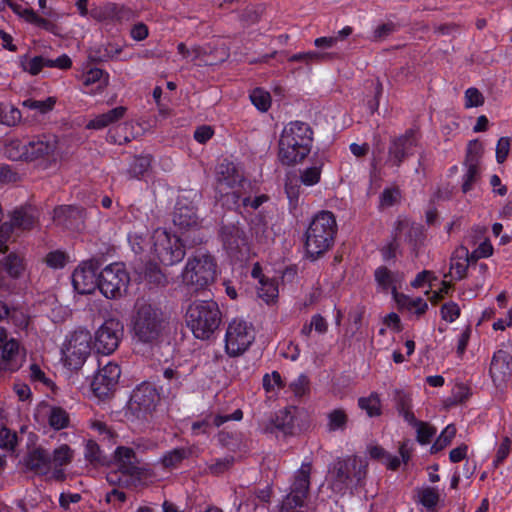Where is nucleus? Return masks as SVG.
I'll return each mask as SVG.
<instances>
[{
	"mask_svg": "<svg viewBox=\"0 0 512 512\" xmlns=\"http://www.w3.org/2000/svg\"><path fill=\"white\" fill-rule=\"evenodd\" d=\"M123 325L116 319L106 320L95 334V348L99 353L110 354L118 347Z\"/></svg>",
	"mask_w": 512,
	"mask_h": 512,
	"instance_id": "14",
	"label": "nucleus"
},
{
	"mask_svg": "<svg viewBox=\"0 0 512 512\" xmlns=\"http://www.w3.org/2000/svg\"><path fill=\"white\" fill-rule=\"evenodd\" d=\"M484 104V96L477 88H468L465 91V107H479Z\"/></svg>",
	"mask_w": 512,
	"mask_h": 512,
	"instance_id": "54",
	"label": "nucleus"
},
{
	"mask_svg": "<svg viewBox=\"0 0 512 512\" xmlns=\"http://www.w3.org/2000/svg\"><path fill=\"white\" fill-rule=\"evenodd\" d=\"M417 144V132L410 129L405 134L392 140L389 147L388 162L395 167H399L408 151Z\"/></svg>",
	"mask_w": 512,
	"mask_h": 512,
	"instance_id": "17",
	"label": "nucleus"
},
{
	"mask_svg": "<svg viewBox=\"0 0 512 512\" xmlns=\"http://www.w3.org/2000/svg\"><path fill=\"white\" fill-rule=\"evenodd\" d=\"M400 197V192L398 189H385L380 198V202L382 206H392L395 204Z\"/></svg>",
	"mask_w": 512,
	"mask_h": 512,
	"instance_id": "62",
	"label": "nucleus"
},
{
	"mask_svg": "<svg viewBox=\"0 0 512 512\" xmlns=\"http://www.w3.org/2000/svg\"><path fill=\"white\" fill-rule=\"evenodd\" d=\"M197 194L182 195L178 198L174 212L173 223L182 232L198 229L201 226V220L197 215Z\"/></svg>",
	"mask_w": 512,
	"mask_h": 512,
	"instance_id": "12",
	"label": "nucleus"
},
{
	"mask_svg": "<svg viewBox=\"0 0 512 512\" xmlns=\"http://www.w3.org/2000/svg\"><path fill=\"white\" fill-rule=\"evenodd\" d=\"M85 459L94 465H104L107 462L100 446L91 439L85 445Z\"/></svg>",
	"mask_w": 512,
	"mask_h": 512,
	"instance_id": "40",
	"label": "nucleus"
},
{
	"mask_svg": "<svg viewBox=\"0 0 512 512\" xmlns=\"http://www.w3.org/2000/svg\"><path fill=\"white\" fill-rule=\"evenodd\" d=\"M219 440L224 446L230 448L233 451H241L246 447L241 438L233 437L232 435L225 432H221L219 434Z\"/></svg>",
	"mask_w": 512,
	"mask_h": 512,
	"instance_id": "56",
	"label": "nucleus"
},
{
	"mask_svg": "<svg viewBox=\"0 0 512 512\" xmlns=\"http://www.w3.org/2000/svg\"><path fill=\"white\" fill-rule=\"evenodd\" d=\"M0 350V370L14 372L23 365L25 353L21 350L18 340L10 338Z\"/></svg>",
	"mask_w": 512,
	"mask_h": 512,
	"instance_id": "19",
	"label": "nucleus"
},
{
	"mask_svg": "<svg viewBox=\"0 0 512 512\" xmlns=\"http://www.w3.org/2000/svg\"><path fill=\"white\" fill-rule=\"evenodd\" d=\"M36 217L32 208H19L12 212L11 220L8 225L13 228L30 230L34 227Z\"/></svg>",
	"mask_w": 512,
	"mask_h": 512,
	"instance_id": "29",
	"label": "nucleus"
},
{
	"mask_svg": "<svg viewBox=\"0 0 512 512\" xmlns=\"http://www.w3.org/2000/svg\"><path fill=\"white\" fill-rule=\"evenodd\" d=\"M313 132L310 126L301 121L288 123L278 143V158L283 165H294L303 161L310 153Z\"/></svg>",
	"mask_w": 512,
	"mask_h": 512,
	"instance_id": "1",
	"label": "nucleus"
},
{
	"mask_svg": "<svg viewBox=\"0 0 512 512\" xmlns=\"http://www.w3.org/2000/svg\"><path fill=\"white\" fill-rule=\"evenodd\" d=\"M74 456L75 451L68 444H61L56 447L50 454L51 477L57 481H64L66 476L62 467L71 464Z\"/></svg>",
	"mask_w": 512,
	"mask_h": 512,
	"instance_id": "20",
	"label": "nucleus"
},
{
	"mask_svg": "<svg viewBox=\"0 0 512 512\" xmlns=\"http://www.w3.org/2000/svg\"><path fill=\"white\" fill-rule=\"evenodd\" d=\"M263 387L266 392H273L276 389L283 387L281 375L277 371H273L271 374H266L263 377Z\"/></svg>",
	"mask_w": 512,
	"mask_h": 512,
	"instance_id": "55",
	"label": "nucleus"
},
{
	"mask_svg": "<svg viewBox=\"0 0 512 512\" xmlns=\"http://www.w3.org/2000/svg\"><path fill=\"white\" fill-rule=\"evenodd\" d=\"M322 163L308 167L301 172L300 180L306 186L317 184L321 178Z\"/></svg>",
	"mask_w": 512,
	"mask_h": 512,
	"instance_id": "50",
	"label": "nucleus"
},
{
	"mask_svg": "<svg viewBox=\"0 0 512 512\" xmlns=\"http://www.w3.org/2000/svg\"><path fill=\"white\" fill-rule=\"evenodd\" d=\"M336 227L334 215L329 211H322L312 219L305 240V250L311 259H317L331 248Z\"/></svg>",
	"mask_w": 512,
	"mask_h": 512,
	"instance_id": "4",
	"label": "nucleus"
},
{
	"mask_svg": "<svg viewBox=\"0 0 512 512\" xmlns=\"http://www.w3.org/2000/svg\"><path fill=\"white\" fill-rule=\"evenodd\" d=\"M101 81V87L105 88L109 84V75L100 68H91L83 75V84L90 86Z\"/></svg>",
	"mask_w": 512,
	"mask_h": 512,
	"instance_id": "47",
	"label": "nucleus"
},
{
	"mask_svg": "<svg viewBox=\"0 0 512 512\" xmlns=\"http://www.w3.org/2000/svg\"><path fill=\"white\" fill-rule=\"evenodd\" d=\"M213 134H214V131H213L212 127L203 125V126L198 127L195 130L194 139L197 142L204 144L213 136Z\"/></svg>",
	"mask_w": 512,
	"mask_h": 512,
	"instance_id": "64",
	"label": "nucleus"
},
{
	"mask_svg": "<svg viewBox=\"0 0 512 512\" xmlns=\"http://www.w3.org/2000/svg\"><path fill=\"white\" fill-rule=\"evenodd\" d=\"M5 155L13 160H28L27 144L22 143L18 139L9 140L4 148Z\"/></svg>",
	"mask_w": 512,
	"mask_h": 512,
	"instance_id": "34",
	"label": "nucleus"
},
{
	"mask_svg": "<svg viewBox=\"0 0 512 512\" xmlns=\"http://www.w3.org/2000/svg\"><path fill=\"white\" fill-rule=\"evenodd\" d=\"M3 268L11 277H19L25 270L24 257L15 253H10L3 260Z\"/></svg>",
	"mask_w": 512,
	"mask_h": 512,
	"instance_id": "35",
	"label": "nucleus"
},
{
	"mask_svg": "<svg viewBox=\"0 0 512 512\" xmlns=\"http://www.w3.org/2000/svg\"><path fill=\"white\" fill-rule=\"evenodd\" d=\"M216 272L215 258L207 253H198L188 258L181 278L185 286L201 290L215 281Z\"/></svg>",
	"mask_w": 512,
	"mask_h": 512,
	"instance_id": "5",
	"label": "nucleus"
},
{
	"mask_svg": "<svg viewBox=\"0 0 512 512\" xmlns=\"http://www.w3.org/2000/svg\"><path fill=\"white\" fill-rule=\"evenodd\" d=\"M417 495L418 501L428 510H434L440 500L438 491L432 487L420 489Z\"/></svg>",
	"mask_w": 512,
	"mask_h": 512,
	"instance_id": "43",
	"label": "nucleus"
},
{
	"mask_svg": "<svg viewBox=\"0 0 512 512\" xmlns=\"http://www.w3.org/2000/svg\"><path fill=\"white\" fill-rule=\"evenodd\" d=\"M127 108L124 106H118L109 110L108 112L97 115L95 118L89 121L87 124L88 129H103L110 124H113L120 119L124 118Z\"/></svg>",
	"mask_w": 512,
	"mask_h": 512,
	"instance_id": "27",
	"label": "nucleus"
},
{
	"mask_svg": "<svg viewBox=\"0 0 512 512\" xmlns=\"http://www.w3.org/2000/svg\"><path fill=\"white\" fill-rule=\"evenodd\" d=\"M348 421V414L343 408H336L327 414V428L330 432L345 430Z\"/></svg>",
	"mask_w": 512,
	"mask_h": 512,
	"instance_id": "33",
	"label": "nucleus"
},
{
	"mask_svg": "<svg viewBox=\"0 0 512 512\" xmlns=\"http://www.w3.org/2000/svg\"><path fill=\"white\" fill-rule=\"evenodd\" d=\"M85 216V211L81 208L64 205L55 208L54 210V218L55 220L61 222L62 224L67 225L66 220L71 217H78L79 219H83Z\"/></svg>",
	"mask_w": 512,
	"mask_h": 512,
	"instance_id": "42",
	"label": "nucleus"
},
{
	"mask_svg": "<svg viewBox=\"0 0 512 512\" xmlns=\"http://www.w3.org/2000/svg\"><path fill=\"white\" fill-rule=\"evenodd\" d=\"M304 503L292 501L291 498H284L279 508V512H305L303 510Z\"/></svg>",
	"mask_w": 512,
	"mask_h": 512,
	"instance_id": "61",
	"label": "nucleus"
},
{
	"mask_svg": "<svg viewBox=\"0 0 512 512\" xmlns=\"http://www.w3.org/2000/svg\"><path fill=\"white\" fill-rule=\"evenodd\" d=\"M510 150V139L507 137H502L498 140L496 147V159L499 163H503Z\"/></svg>",
	"mask_w": 512,
	"mask_h": 512,
	"instance_id": "60",
	"label": "nucleus"
},
{
	"mask_svg": "<svg viewBox=\"0 0 512 512\" xmlns=\"http://www.w3.org/2000/svg\"><path fill=\"white\" fill-rule=\"evenodd\" d=\"M395 300L401 308L407 309L417 316L423 315L428 309L427 302L421 297L410 298L404 294H396Z\"/></svg>",
	"mask_w": 512,
	"mask_h": 512,
	"instance_id": "31",
	"label": "nucleus"
},
{
	"mask_svg": "<svg viewBox=\"0 0 512 512\" xmlns=\"http://www.w3.org/2000/svg\"><path fill=\"white\" fill-rule=\"evenodd\" d=\"M511 440L509 437H504L502 443L500 444L497 453L496 458L494 461L495 466L500 464L504 459L509 455L511 450Z\"/></svg>",
	"mask_w": 512,
	"mask_h": 512,
	"instance_id": "63",
	"label": "nucleus"
},
{
	"mask_svg": "<svg viewBox=\"0 0 512 512\" xmlns=\"http://www.w3.org/2000/svg\"><path fill=\"white\" fill-rule=\"evenodd\" d=\"M394 402L397 411L399 414L403 415L407 422H415V416L411 410L412 398L410 394L402 390H396L394 393Z\"/></svg>",
	"mask_w": 512,
	"mask_h": 512,
	"instance_id": "30",
	"label": "nucleus"
},
{
	"mask_svg": "<svg viewBox=\"0 0 512 512\" xmlns=\"http://www.w3.org/2000/svg\"><path fill=\"white\" fill-rule=\"evenodd\" d=\"M58 140L54 135H43L27 143L28 160L50 156L57 149Z\"/></svg>",
	"mask_w": 512,
	"mask_h": 512,
	"instance_id": "23",
	"label": "nucleus"
},
{
	"mask_svg": "<svg viewBox=\"0 0 512 512\" xmlns=\"http://www.w3.org/2000/svg\"><path fill=\"white\" fill-rule=\"evenodd\" d=\"M185 321L196 338L205 340L220 326L222 314L215 301L195 300L187 307Z\"/></svg>",
	"mask_w": 512,
	"mask_h": 512,
	"instance_id": "3",
	"label": "nucleus"
},
{
	"mask_svg": "<svg viewBox=\"0 0 512 512\" xmlns=\"http://www.w3.org/2000/svg\"><path fill=\"white\" fill-rule=\"evenodd\" d=\"M235 459L233 456H227L221 459H216L214 463L208 465L210 474L218 476L228 471L234 465Z\"/></svg>",
	"mask_w": 512,
	"mask_h": 512,
	"instance_id": "52",
	"label": "nucleus"
},
{
	"mask_svg": "<svg viewBox=\"0 0 512 512\" xmlns=\"http://www.w3.org/2000/svg\"><path fill=\"white\" fill-rule=\"evenodd\" d=\"M358 405L362 410L366 411L369 417L381 415V400L377 393H371L368 397L359 398Z\"/></svg>",
	"mask_w": 512,
	"mask_h": 512,
	"instance_id": "37",
	"label": "nucleus"
},
{
	"mask_svg": "<svg viewBox=\"0 0 512 512\" xmlns=\"http://www.w3.org/2000/svg\"><path fill=\"white\" fill-rule=\"evenodd\" d=\"M254 329L244 320L234 319L227 327L225 350L231 357L243 354L254 341Z\"/></svg>",
	"mask_w": 512,
	"mask_h": 512,
	"instance_id": "10",
	"label": "nucleus"
},
{
	"mask_svg": "<svg viewBox=\"0 0 512 512\" xmlns=\"http://www.w3.org/2000/svg\"><path fill=\"white\" fill-rule=\"evenodd\" d=\"M455 435L456 427L453 424L447 425L446 428L440 434V436L434 442L432 450L435 452L442 450L451 443Z\"/></svg>",
	"mask_w": 512,
	"mask_h": 512,
	"instance_id": "51",
	"label": "nucleus"
},
{
	"mask_svg": "<svg viewBox=\"0 0 512 512\" xmlns=\"http://www.w3.org/2000/svg\"><path fill=\"white\" fill-rule=\"evenodd\" d=\"M190 456V451L185 448H175L163 455L161 464L165 468L177 467L184 459Z\"/></svg>",
	"mask_w": 512,
	"mask_h": 512,
	"instance_id": "39",
	"label": "nucleus"
},
{
	"mask_svg": "<svg viewBox=\"0 0 512 512\" xmlns=\"http://www.w3.org/2000/svg\"><path fill=\"white\" fill-rule=\"evenodd\" d=\"M366 474L367 463L364 459L357 456L338 459L332 469V486L335 490L342 491L360 484Z\"/></svg>",
	"mask_w": 512,
	"mask_h": 512,
	"instance_id": "7",
	"label": "nucleus"
},
{
	"mask_svg": "<svg viewBox=\"0 0 512 512\" xmlns=\"http://www.w3.org/2000/svg\"><path fill=\"white\" fill-rule=\"evenodd\" d=\"M441 316L445 321L453 322L460 316V308L457 303L449 302L441 307Z\"/></svg>",
	"mask_w": 512,
	"mask_h": 512,
	"instance_id": "57",
	"label": "nucleus"
},
{
	"mask_svg": "<svg viewBox=\"0 0 512 512\" xmlns=\"http://www.w3.org/2000/svg\"><path fill=\"white\" fill-rule=\"evenodd\" d=\"M485 233V229L475 230L474 233L470 234L465 239V244L468 248L469 246L477 247L470 252V259L472 262H477L479 259L488 258L493 254V246L489 239L484 238L481 240L483 234Z\"/></svg>",
	"mask_w": 512,
	"mask_h": 512,
	"instance_id": "24",
	"label": "nucleus"
},
{
	"mask_svg": "<svg viewBox=\"0 0 512 512\" xmlns=\"http://www.w3.org/2000/svg\"><path fill=\"white\" fill-rule=\"evenodd\" d=\"M311 473L312 463H302L301 467L294 474L289 493L284 498L292 497V501L305 503L309 493Z\"/></svg>",
	"mask_w": 512,
	"mask_h": 512,
	"instance_id": "18",
	"label": "nucleus"
},
{
	"mask_svg": "<svg viewBox=\"0 0 512 512\" xmlns=\"http://www.w3.org/2000/svg\"><path fill=\"white\" fill-rule=\"evenodd\" d=\"M20 65L22 69L30 75H37L46 67V58L43 56H35L33 58L24 55L20 58Z\"/></svg>",
	"mask_w": 512,
	"mask_h": 512,
	"instance_id": "41",
	"label": "nucleus"
},
{
	"mask_svg": "<svg viewBox=\"0 0 512 512\" xmlns=\"http://www.w3.org/2000/svg\"><path fill=\"white\" fill-rule=\"evenodd\" d=\"M165 328L162 310L152 301L138 298L131 316V330L138 341L151 343L159 339Z\"/></svg>",
	"mask_w": 512,
	"mask_h": 512,
	"instance_id": "2",
	"label": "nucleus"
},
{
	"mask_svg": "<svg viewBox=\"0 0 512 512\" xmlns=\"http://www.w3.org/2000/svg\"><path fill=\"white\" fill-rule=\"evenodd\" d=\"M68 261V255L66 252L62 250H54L49 252L45 258V264L52 269H61L63 268Z\"/></svg>",
	"mask_w": 512,
	"mask_h": 512,
	"instance_id": "49",
	"label": "nucleus"
},
{
	"mask_svg": "<svg viewBox=\"0 0 512 512\" xmlns=\"http://www.w3.org/2000/svg\"><path fill=\"white\" fill-rule=\"evenodd\" d=\"M92 345L91 333L87 330H77L69 338L63 350L64 364L73 370H78L90 355Z\"/></svg>",
	"mask_w": 512,
	"mask_h": 512,
	"instance_id": "9",
	"label": "nucleus"
},
{
	"mask_svg": "<svg viewBox=\"0 0 512 512\" xmlns=\"http://www.w3.org/2000/svg\"><path fill=\"white\" fill-rule=\"evenodd\" d=\"M151 252L159 262L166 266L180 262L185 256V248L181 239L162 228L156 229L152 234Z\"/></svg>",
	"mask_w": 512,
	"mask_h": 512,
	"instance_id": "6",
	"label": "nucleus"
},
{
	"mask_svg": "<svg viewBox=\"0 0 512 512\" xmlns=\"http://www.w3.org/2000/svg\"><path fill=\"white\" fill-rule=\"evenodd\" d=\"M158 401L157 390L150 384L143 383L133 390L127 409L136 418H146L155 410Z\"/></svg>",
	"mask_w": 512,
	"mask_h": 512,
	"instance_id": "11",
	"label": "nucleus"
},
{
	"mask_svg": "<svg viewBox=\"0 0 512 512\" xmlns=\"http://www.w3.org/2000/svg\"><path fill=\"white\" fill-rule=\"evenodd\" d=\"M472 262L470 259V251L468 247L464 244L458 246L452 256L450 258V270L448 275L454 278L455 280H462L467 276L469 265Z\"/></svg>",
	"mask_w": 512,
	"mask_h": 512,
	"instance_id": "21",
	"label": "nucleus"
},
{
	"mask_svg": "<svg viewBox=\"0 0 512 512\" xmlns=\"http://www.w3.org/2000/svg\"><path fill=\"white\" fill-rule=\"evenodd\" d=\"M121 370L116 363L108 362L94 375L91 389L98 398L109 396L116 388Z\"/></svg>",
	"mask_w": 512,
	"mask_h": 512,
	"instance_id": "15",
	"label": "nucleus"
},
{
	"mask_svg": "<svg viewBox=\"0 0 512 512\" xmlns=\"http://www.w3.org/2000/svg\"><path fill=\"white\" fill-rule=\"evenodd\" d=\"M114 457L118 471L129 478L126 485H136L146 475L145 470L137 465L136 454L132 448L120 446L115 450Z\"/></svg>",
	"mask_w": 512,
	"mask_h": 512,
	"instance_id": "13",
	"label": "nucleus"
},
{
	"mask_svg": "<svg viewBox=\"0 0 512 512\" xmlns=\"http://www.w3.org/2000/svg\"><path fill=\"white\" fill-rule=\"evenodd\" d=\"M129 281V275L123 265L114 263L105 267L99 274L98 288L106 298L117 299L126 292Z\"/></svg>",
	"mask_w": 512,
	"mask_h": 512,
	"instance_id": "8",
	"label": "nucleus"
},
{
	"mask_svg": "<svg viewBox=\"0 0 512 512\" xmlns=\"http://www.w3.org/2000/svg\"><path fill=\"white\" fill-rule=\"evenodd\" d=\"M17 437L9 429L2 427L0 429V447L12 450L16 444Z\"/></svg>",
	"mask_w": 512,
	"mask_h": 512,
	"instance_id": "58",
	"label": "nucleus"
},
{
	"mask_svg": "<svg viewBox=\"0 0 512 512\" xmlns=\"http://www.w3.org/2000/svg\"><path fill=\"white\" fill-rule=\"evenodd\" d=\"M96 270L93 261H85L80 264L72 274V282L75 290L80 294H90L98 287Z\"/></svg>",
	"mask_w": 512,
	"mask_h": 512,
	"instance_id": "16",
	"label": "nucleus"
},
{
	"mask_svg": "<svg viewBox=\"0 0 512 512\" xmlns=\"http://www.w3.org/2000/svg\"><path fill=\"white\" fill-rule=\"evenodd\" d=\"M410 423L416 427L417 441L421 444L429 443L436 434V429L426 422L417 421L415 419V422Z\"/></svg>",
	"mask_w": 512,
	"mask_h": 512,
	"instance_id": "48",
	"label": "nucleus"
},
{
	"mask_svg": "<svg viewBox=\"0 0 512 512\" xmlns=\"http://www.w3.org/2000/svg\"><path fill=\"white\" fill-rule=\"evenodd\" d=\"M90 427L95 430L99 435H103L106 439H114L115 432L103 421L93 419L90 421Z\"/></svg>",
	"mask_w": 512,
	"mask_h": 512,
	"instance_id": "59",
	"label": "nucleus"
},
{
	"mask_svg": "<svg viewBox=\"0 0 512 512\" xmlns=\"http://www.w3.org/2000/svg\"><path fill=\"white\" fill-rule=\"evenodd\" d=\"M472 146L477 148V144L474 143L469 145V154L467 156V171L464 175V181L462 184V191L464 193H467L471 190L473 184L477 181L479 174L480 155H478L477 152L475 155H472Z\"/></svg>",
	"mask_w": 512,
	"mask_h": 512,
	"instance_id": "28",
	"label": "nucleus"
},
{
	"mask_svg": "<svg viewBox=\"0 0 512 512\" xmlns=\"http://www.w3.org/2000/svg\"><path fill=\"white\" fill-rule=\"evenodd\" d=\"M260 286L257 288V294L267 304H275L279 296L277 283L268 278L260 279Z\"/></svg>",
	"mask_w": 512,
	"mask_h": 512,
	"instance_id": "32",
	"label": "nucleus"
},
{
	"mask_svg": "<svg viewBox=\"0 0 512 512\" xmlns=\"http://www.w3.org/2000/svg\"><path fill=\"white\" fill-rule=\"evenodd\" d=\"M26 468L37 475H48L52 472L50 454L42 447L31 450L24 459Z\"/></svg>",
	"mask_w": 512,
	"mask_h": 512,
	"instance_id": "22",
	"label": "nucleus"
},
{
	"mask_svg": "<svg viewBox=\"0 0 512 512\" xmlns=\"http://www.w3.org/2000/svg\"><path fill=\"white\" fill-rule=\"evenodd\" d=\"M48 423L55 430L64 429L70 423L69 414L61 407H52L49 411Z\"/></svg>",
	"mask_w": 512,
	"mask_h": 512,
	"instance_id": "38",
	"label": "nucleus"
},
{
	"mask_svg": "<svg viewBox=\"0 0 512 512\" xmlns=\"http://www.w3.org/2000/svg\"><path fill=\"white\" fill-rule=\"evenodd\" d=\"M177 51L184 59L190 58L192 61L201 60L208 54L207 50L200 45L188 48L183 42L177 45Z\"/></svg>",
	"mask_w": 512,
	"mask_h": 512,
	"instance_id": "46",
	"label": "nucleus"
},
{
	"mask_svg": "<svg viewBox=\"0 0 512 512\" xmlns=\"http://www.w3.org/2000/svg\"><path fill=\"white\" fill-rule=\"evenodd\" d=\"M56 104V99L54 97H48L45 100H35V99H27L23 101V107L29 110H35L40 114H46L50 112Z\"/></svg>",
	"mask_w": 512,
	"mask_h": 512,
	"instance_id": "44",
	"label": "nucleus"
},
{
	"mask_svg": "<svg viewBox=\"0 0 512 512\" xmlns=\"http://www.w3.org/2000/svg\"><path fill=\"white\" fill-rule=\"evenodd\" d=\"M250 99L252 104L261 112H266L271 107L270 93L262 88H255L250 94Z\"/></svg>",
	"mask_w": 512,
	"mask_h": 512,
	"instance_id": "45",
	"label": "nucleus"
},
{
	"mask_svg": "<svg viewBox=\"0 0 512 512\" xmlns=\"http://www.w3.org/2000/svg\"><path fill=\"white\" fill-rule=\"evenodd\" d=\"M375 280L383 290H391L395 298L396 294H398L397 284L402 282L403 275L399 272H393L387 267L381 266L375 271Z\"/></svg>",
	"mask_w": 512,
	"mask_h": 512,
	"instance_id": "26",
	"label": "nucleus"
},
{
	"mask_svg": "<svg viewBox=\"0 0 512 512\" xmlns=\"http://www.w3.org/2000/svg\"><path fill=\"white\" fill-rule=\"evenodd\" d=\"M289 387L296 397H303L310 392V382L306 375H300Z\"/></svg>",
	"mask_w": 512,
	"mask_h": 512,
	"instance_id": "53",
	"label": "nucleus"
},
{
	"mask_svg": "<svg viewBox=\"0 0 512 512\" xmlns=\"http://www.w3.org/2000/svg\"><path fill=\"white\" fill-rule=\"evenodd\" d=\"M489 372L494 382L505 381L512 372V357L499 350L492 358Z\"/></svg>",
	"mask_w": 512,
	"mask_h": 512,
	"instance_id": "25",
	"label": "nucleus"
},
{
	"mask_svg": "<svg viewBox=\"0 0 512 512\" xmlns=\"http://www.w3.org/2000/svg\"><path fill=\"white\" fill-rule=\"evenodd\" d=\"M151 162L152 157L150 155H140L135 157L128 169V174L131 178H141L151 168Z\"/></svg>",
	"mask_w": 512,
	"mask_h": 512,
	"instance_id": "36",
	"label": "nucleus"
}]
</instances>
